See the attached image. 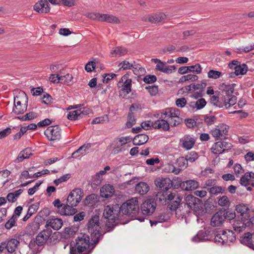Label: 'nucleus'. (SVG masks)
Returning <instances> with one entry per match:
<instances>
[{
  "label": "nucleus",
  "instance_id": "obj_34",
  "mask_svg": "<svg viewBox=\"0 0 254 254\" xmlns=\"http://www.w3.org/2000/svg\"><path fill=\"white\" fill-rule=\"evenodd\" d=\"M149 190V187L146 183L141 182L135 186V191L141 195L146 193Z\"/></svg>",
  "mask_w": 254,
  "mask_h": 254
},
{
  "label": "nucleus",
  "instance_id": "obj_35",
  "mask_svg": "<svg viewBox=\"0 0 254 254\" xmlns=\"http://www.w3.org/2000/svg\"><path fill=\"white\" fill-rule=\"evenodd\" d=\"M253 237V234L250 233H245L243 236L240 238V241L241 244L247 246L249 248H251L252 246L253 242L252 241V237Z\"/></svg>",
  "mask_w": 254,
  "mask_h": 254
},
{
  "label": "nucleus",
  "instance_id": "obj_2",
  "mask_svg": "<svg viewBox=\"0 0 254 254\" xmlns=\"http://www.w3.org/2000/svg\"><path fill=\"white\" fill-rule=\"evenodd\" d=\"M236 84L226 85L223 83L221 85L222 94L220 95V108L227 109L234 105L237 101V97L234 94Z\"/></svg>",
  "mask_w": 254,
  "mask_h": 254
},
{
  "label": "nucleus",
  "instance_id": "obj_55",
  "mask_svg": "<svg viewBox=\"0 0 254 254\" xmlns=\"http://www.w3.org/2000/svg\"><path fill=\"white\" fill-rule=\"evenodd\" d=\"M133 64V62L132 63H130L128 61H124L119 64V66L120 67L121 69L122 68L123 70H127L131 69Z\"/></svg>",
  "mask_w": 254,
  "mask_h": 254
},
{
  "label": "nucleus",
  "instance_id": "obj_52",
  "mask_svg": "<svg viewBox=\"0 0 254 254\" xmlns=\"http://www.w3.org/2000/svg\"><path fill=\"white\" fill-rule=\"evenodd\" d=\"M234 171L237 177L243 174L245 172L242 166L238 163L235 164L234 166Z\"/></svg>",
  "mask_w": 254,
  "mask_h": 254
},
{
  "label": "nucleus",
  "instance_id": "obj_40",
  "mask_svg": "<svg viewBox=\"0 0 254 254\" xmlns=\"http://www.w3.org/2000/svg\"><path fill=\"white\" fill-rule=\"evenodd\" d=\"M236 210L237 212L241 215L247 213L249 210L248 204L246 203H241L236 205Z\"/></svg>",
  "mask_w": 254,
  "mask_h": 254
},
{
  "label": "nucleus",
  "instance_id": "obj_45",
  "mask_svg": "<svg viewBox=\"0 0 254 254\" xmlns=\"http://www.w3.org/2000/svg\"><path fill=\"white\" fill-rule=\"evenodd\" d=\"M222 73L221 72L213 69L210 70L207 73V76L209 78L216 79L221 76Z\"/></svg>",
  "mask_w": 254,
  "mask_h": 254
},
{
  "label": "nucleus",
  "instance_id": "obj_9",
  "mask_svg": "<svg viewBox=\"0 0 254 254\" xmlns=\"http://www.w3.org/2000/svg\"><path fill=\"white\" fill-rule=\"evenodd\" d=\"M44 134L50 141H58L61 138V129L58 126H50L45 130Z\"/></svg>",
  "mask_w": 254,
  "mask_h": 254
},
{
  "label": "nucleus",
  "instance_id": "obj_31",
  "mask_svg": "<svg viewBox=\"0 0 254 254\" xmlns=\"http://www.w3.org/2000/svg\"><path fill=\"white\" fill-rule=\"evenodd\" d=\"M73 207V206H71L70 204H64L63 207L60 208L58 213L61 215H73L76 212V209Z\"/></svg>",
  "mask_w": 254,
  "mask_h": 254
},
{
  "label": "nucleus",
  "instance_id": "obj_42",
  "mask_svg": "<svg viewBox=\"0 0 254 254\" xmlns=\"http://www.w3.org/2000/svg\"><path fill=\"white\" fill-rule=\"evenodd\" d=\"M177 164L178 167L177 169H180V171L186 168L188 166L187 160L184 157H180L177 160Z\"/></svg>",
  "mask_w": 254,
  "mask_h": 254
},
{
  "label": "nucleus",
  "instance_id": "obj_60",
  "mask_svg": "<svg viewBox=\"0 0 254 254\" xmlns=\"http://www.w3.org/2000/svg\"><path fill=\"white\" fill-rule=\"evenodd\" d=\"M72 79V75L67 73L65 75H60V80H61V83H68L69 82L71 81Z\"/></svg>",
  "mask_w": 254,
  "mask_h": 254
},
{
  "label": "nucleus",
  "instance_id": "obj_1",
  "mask_svg": "<svg viewBox=\"0 0 254 254\" xmlns=\"http://www.w3.org/2000/svg\"><path fill=\"white\" fill-rule=\"evenodd\" d=\"M180 112L176 108H169L158 114L159 119L152 123L153 128L167 131L170 126L176 127L181 123L182 119L180 117Z\"/></svg>",
  "mask_w": 254,
  "mask_h": 254
},
{
  "label": "nucleus",
  "instance_id": "obj_16",
  "mask_svg": "<svg viewBox=\"0 0 254 254\" xmlns=\"http://www.w3.org/2000/svg\"><path fill=\"white\" fill-rule=\"evenodd\" d=\"M152 62L156 64V69L162 72L170 74L176 70V67L174 65H167L166 63L162 62L158 59H152Z\"/></svg>",
  "mask_w": 254,
  "mask_h": 254
},
{
  "label": "nucleus",
  "instance_id": "obj_51",
  "mask_svg": "<svg viewBox=\"0 0 254 254\" xmlns=\"http://www.w3.org/2000/svg\"><path fill=\"white\" fill-rule=\"evenodd\" d=\"M100 224L99 216V215L95 214L91 216V218L88 221L87 225H92V226H94Z\"/></svg>",
  "mask_w": 254,
  "mask_h": 254
},
{
  "label": "nucleus",
  "instance_id": "obj_6",
  "mask_svg": "<svg viewBox=\"0 0 254 254\" xmlns=\"http://www.w3.org/2000/svg\"><path fill=\"white\" fill-rule=\"evenodd\" d=\"M28 97L24 92H21L14 97L12 112L16 115L23 114L27 110Z\"/></svg>",
  "mask_w": 254,
  "mask_h": 254
},
{
  "label": "nucleus",
  "instance_id": "obj_46",
  "mask_svg": "<svg viewBox=\"0 0 254 254\" xmlns=\"http://www.w3.org/2000/svg\"><path fill=\"white\" fill-rule=\"evenodd\" d=\"M208 190L211 195H217L219 193H223L224 190L221 187L215 186L209 188Z\"/></svg>",
  "mask_w": 254,
  "mask_h": 254
},
{
  "label": "nucleus",
  "instance_id": "obj_4",
  "mask_svg": "<svg viewBox=\"0 0 254 254\" xmlns=\"http://www.w3.org/2000/svg\"><path fill=\"white\" fill-rule=\"evenodd\" d=\"M121 211L119 204H115L108 205L104 207L103 217L106 220V225L108 228H111L116 225Z\"/></svg>",
  "mask_w": 254,
  "mask_h": 254
},
{
  "label": "nucleus",
  "instance_id": "obj_27",
  "mask_svg": "<svg viewBox=\"0 0 254 254\" xmlns=\"http://www.w3.org/2000/svg\"><path fill=\"white\" fill-rule=\"evenodd\" d=\"M199 183L194 180H188L182 182L180 184V188L185 190H192L197 189Z\"/></svg>",
  "mask_w": 254,
  "mask_h": 254
},
{
  "label": "nucleus",
  "instance_id": "obj_12",
  "mask_svg": "<svg viewBox=\"0 0 254 254\" xmlns=\"http://www.w3.org/2000/svg\"><path fill=\"white\" fill-rule=\"evenodd\" d=\"M229 127L224 124H221L210 130V134L215 140L222 139L228 132Z\"/></svg>",
  "mask_w": 254,
  "mask_h": 254
},
{
  "label": "nucleus",
  "instance_id": "obj_41",
  "mask_svg": "<svg viewBox=\"0 0 254 254\" xmlns=\"http://www.w3.org/2000/svg\"><path fill=\"white\" fill-rule=\"evenodd\" d=\"M131 68H132L134 74L137 76L142 75L145 71L144 69L139 64H136L135 62H133Z\"/></svg>",
  "mask_w": 254,
  "mask_h": 254
},
{
  "label": "nucleus",
  "instance_id": "obj_21",
  "mask_svg": "<svg viewBox=\"0 0 254 254\" xmlns=\"http://www.w3.org/2000/svg\"><path fill=\"white\" fill-rule=\"evenodd\" d=\"M34 9L40 13H47L50 10V6L47 0H39L34 5Z\"/></svg>",
  "mask_w": 254,
  "mask_h": 254
},
{
  "label": "nucleus",
  "instance_id": "obj_48",
  "mask_svg": "<svg viewBox=\"0 0 254 254\" xmlns=\"http://www.w3.org/2000/svg\"><path fill=\"white\" fill-rule=\"evenodd\" d=\"M198 158V154L194 151H191L187 154L185 158L187 160V162L192 163L196 160Z\"/></svg>",
  "mask_w": 254,
  "mask_h": 254
},
{
  "label": "nucleus",
  "instance_id": "obj_54",
  "mask_svg": "<svg viewBox=\"0 0 254 254\" xmlns=\"http://www.w3.org/2000/svg\"><path fill=\"white\" fill-rule=\"evenodd\" d=\"M198 79V76L194 74H189L186 75H184L182 76L181 78L182 81H194L197 80Z\"/></svg>",
  "mask_w": 254,
  "mask_h": 254
},
{
  "label": "nucleus",
  "instance_id": "obj_53",
  "mask_svg": "<svg viewBox=\"0 0 254 254\" xmlns=\"http://www.w3.org/2000/svg\"><path fill=\"white\" fill-rule=\"evenodd\" d=\"M113 146L112 147V153L116 154H118L122 151H123V149H122V145L119 143V141H115L114 143L113 144Z\"/></svg>",
  "mask_w": 254,
  "mask_h": 254
},
{
  "label": "nucleus",
  "instance_id": "obj_11",
  "mask_svg": "<svg viewBox=\"0 0 254 254\" xmlns=\"http://www.w3.org/2000/svg\"><path fill=\"white\" fill-rule=\"evenodd\" d=\"M229 67L234 69L235 72L231 73L230 77H234L235 76L239 75H244L248 71V66L245 64H240V63L237 60H233L229 64Z\"/></svg>",
  "mask_w": 254,
  "mask_h": 254
},
{
  "label": "nucleus",
  "instance_id": "obj_13",
  "mask_svg": "<svg viewBox=\"0 0 254 254\" xmlns=\"http://www.w3.org/2000/svg\"><path fill=\"white\" fill-rule=\"evenodd\" d=\"M232 146V144L230 143L225 141H219L215 142L212 145L210 149L213 154L218 156L224 152L226 150L230 149Z\"/></svg>",
  "mask_w": 254,
  "mask_h": 254
},
{
  "label": "nucleus",
  "instance_id": "obj_33",
  "mask_svg": "<svg viewBox=\"0 0 254 254\" xmlns=\"http://www.w3.org/2000/svg\"><path fill=\"white\" fill-rule=\"evenodd\" d=\"M148 135L145 134H139L134 136L132 141L134 145H141L144 144L148 140Z\"/></svg>",
  "mask_w": 254,
  "mask_h": 254
},
{
  "label": "nucleus",
  "instance_id": "obj_58",
  "mask_svg": "<svg viewBox=\"0 0 254 254\" xmlns=\"http://www.w3.org/2000/svg\"><path fill=\"white\" fill-rule=\"evenodd\" d=\"M17 220L14 217H11L5 224V227L7 229H10L12 227L15 226Z\"/></svg>",
  "mask_w": 254,
  "mask_h": 254
},
{
  "label": "nucleus",
  "instance_id": "obj_36",
  "mask_svg": "<svg viewBox=\"0 0 254 254\" xmlns=\"http://www.w3.org/2000/svg\"><path fill=\"white\" fill-rule=\"evenodd\" d=\"M127 52L126 48L123 47H116L111 51L113 57H121L125 55Z\"/></svg>",
  "mask_w": 254,
  "mask_h": 254
},
{
  "label": "nucleus",
  "instance_id": "obj_47",
  "mask_svg": "<svg viewBox=\"0 0 254 254\" xmlns=\"http://www.w3.org/2000/svg\"><path fill=\"white\" fill-rule=\"evenodd\" d=\"M190 85L182 87L178 91V94L183 96H187L189 93L192 92Z\"/></svg>",
  "mask_w": 254,
  "mask_h": 254
},
{
  "label": "nucleus",
  "instance_id": "obj_8",
  "mask_svg": "<svg viewBox=\"0 0 254 254\" xmlns=\"http://www.w3.org/2000/svg\"><path fill=\"white\" fill-rule=\"evenodd\" d=\"M88 16L90 19L95 20L106 22L110 23L119 24L121 23V21L119 17L112 14L100 13H90L88 14Z\"/></svg>",
  "mask_w": 254,
  "mask_h": 254
},
{
  "label": "nucleus",
  "instance_id": "obj_32",
  "mask_svg": "<svg viewBox=\"0 0 254 254\" xmlns=\"http://www.w3.org/2000/svg\"><path fill=\"white\" fill-rule=\"evenodd\" d=\"M210 232L208 231L200 230L192 238V241L195 242L204 241L209 239L208 236Z\"/></svg>",
  "mask_w": 254,
  "mask_h": 254
},
{
  "label": "nucleus",
  "instance_id": "obj_7",
  "mask_svg": "<svg viewBox=\"0 0 254 254\" xmlns=\"http://www.w3.org/2000/svg\"><path fill=\"white\" fill-rule=\"evenodd\" d=\"M121 211L124 214H135L139 210V204L137 197L131 198L124 203L121 206Z\"/></svg>",
  "mask_w": 254,
  "mask_h": 254
},
{
  "label": "nucleus",
  "instance_id": "obj_22",
  "mask_svg": "<svg viewBox=\"0 0 254 254\" xmlns=\"http://www.w3.org/2000/svg\"><path fill=\"white\" fill-rule=\"evenodd\" d=\"M155 184L162 190H167L172 186L171 180L168 178H158L155 180Z\"/></svg>",
  "mask_w": 254,
  "mask_h": 254
},
{
  "label": "nucleus",
  "instance_id": "obj_39",
  "mask_svg": "<svg viewBox=\"0 0 254 254\" xmlns=\"http://www.w3.org/2000/svg\"><path fill=\"white\" fill-rule=\"evenodd\" d=\"M84 204L90 206H93L97 202V196L95 194L88 195L85 199Z\"/></svg>",
  "mask_w": 254,
  "mask_h": 254
},
{
  "label": "nucleus",
  "instance_id": "obj_37",
  "mask_svg": "<svg viewBox=\"0 0 254 254\" xmlns=\"http://www.w3.org/2000/svg\"><path fill=\"white\" fill-rule=\"evenodd\" d=\"M7 247H8V253H13L15 251L19 244V241L15 239H11L8 241H6Z\"/></svg>",
  "mask_w": 254,
  "mask_h": 254
},
{
  "label": "nucleus",
  "instance_id": "obj_38",
  "mask_svg": "<svg viewBox=\"0 0 254 254\" xmlns=\"http://www.w3.org/2000/svg\"><path fill=\"white\" fill-rule=\"evenodd\" d=\"M134 106L131 105L129 108V112L127 116V121L126 123V126L128 128L132 127L136 123V120L135 119L133 114L132 113V109H134Z\"/></svg>",
  "mask_w": 254,
  "mask_h": 254
},
{
  "label": "nucleus",
  "instance_id": "obj_49",
  "mask_svg": "<svg viewBox=\"0 0 254 254\" xmlns=\"http://www.w3.org/2000/svg\"><path fill=\"white\" fill-rule=\"evenodd\" d=\"M188 67L189 71L194 72L196 74L200 73L202 71V67L199 64L193 65L188 66Z\"/></svg>",
  "mask_w": 254,
  "mask_h": 254
},
{
  "label": "nucleus",
  "instance_id": "obj_3",
  "mask_svg": "<svg viewBox=\"0 0 254 254\" xmlns=\"http://www.w3.org/2000/svg\"><path fill=\"white\" fill-rule=\"evenodd\" d=\"M95 245L94 243L90 244L88 236L78 237L76 240L75 245L74 247L70 245V254H89Z\"/></svg>",
  "mask_w": 254,
  "mask_h": 254
},
{
  "label": "nucleus",
  "instance_id": "obj_29",
  "mask_svg": "<svg viewBox=\"0 0 254 254\" xmlns=\"http://www.w3.org/2000/svg\"><path fill=\"white\" fill-rule=\"evenodd\" d=\"M114 188L110 184H106L100 189V194L102 197L107 198L110 197L114 195Z\"/></svg>",
  "mask_w": 254,
  "mask_h": 254
},
{
  "label": "nucleus",
  "instance_id": "obj_15",
  "mask_svg": "<svg viewBox=\"0 0 254 254\" xmlns=\"http://www.w3.org/2000/svg\"><path fill=\"white\" fill-rule=\"evenodd\" d=\"M90 112L89 108L87 107L81 108L76 110L69 111L67 114V118L68 120L71 121L79 120L89 114Z\"/></svg>",
  "mask_w": 254,
  "mask_h": 254
},
{
  "label": "nucleus",
  "instance_id": "obj_63",
  "mask_svg": "<svg viewBox=\"0 0 254 254\" xmlns=\"http://www.w3.org/2000/svg\"><path fill=\"white\" fill-rule=\"evenodd\" d=\"M195 103L196 110L202 109L206 104V102L203 98H201L197 100Z\"/></svg>",
  "mask_w": 254,
  "mask_h": 254
},
{
  "label": "nucleus",
  "instance_id": "obj_10",
  "mask_svg": "<svg viewBox=\"0 0 254 254\" xmlns=\"http://www.w3.org/2000/svg\"><path fill=\"white\" fill-rule=\"evenodd\" d=\"M83 192L81 189L75 188L69 194L67 198V203L71 206H76L81 200Z\"/></svg>",
  "mask_w": 254,
  "mask_h": 254
},
{
  "label": "nucleus",
  "instance_id": "obj_61",
  "mask_svg": "<svg viewBox=\"0 0 254 254\" xmlns=\"http://www.w3.org/2000/svg\"><path fill=\"white\" fill-rule=\"evenodd\" d=\"M206 84L205 83L197 84L193 83L190 84V86H192L191 88L192 91H194L195 90H199L200 91H202V90L206 87Z\"/></svg>",
  "mask_w": 254,
  "mask_h": 254
},
{
  "label": "nucleus",
  "instance_id": "obj_50",
  "mask_svg": "<svg viewBox=\"0 0 254 254\" xmlns=\"http://www.w3.org/2000/svg\"><path fill=\"white\" fill-rule=\"evenodd\" d=\"M165 171L169 173H173L175 174H178L180 172V169H177L173 165L168 164L165 168Z\"/></svg>",
  "mask_w": 254,
  "mask_h": 254
},
{
  "label": "nucleus",
  "instance_id": "obj_43",
  "mask_svg": "<svg viewBox=\"0 0 254 254\" xmlns=\"http://www.w3.org/2000/svg\"><path fill=\"white\" fill-rule=\"evenodd\" d=\"M203 120L205 124H206L207 126H210L213 124H214L215 123H216L217 118L214 116L212 115H203Z\"/></svg>",
  "mask_w": 254,
  "mask_h": 254
},
{
  "label": "nucleus",
  "instance_id": "obj_18",
  "mask_svg": "<svg viewBox=\"0 0 254 254\" xmlns=\"http://www.w3.org/2000/svg\"><path fill=\"white\" fill-rule=\"evenodd\" d=\"M156 207V202L151 199H148L141 204V210L144 215H150L154 211Z\"/></svg>",
  "mask_w": 254,
  "mask_h": 254
},
{
  "label": "nucleus",
  "instance_id": "obj_23",
  "mask_svg": "<svg viewBox=\"0 0 254 254\" xmlns=\"http://www.w3.org/2000/svg\"><path fill=\"white\" fill-rule=\"evenodd\" d=\"M185 201L188 207L192 210H196L199 207L200 200L192 194H189L185 197Z\"/></svg>",
  "mask_w": 254,
  "mask_h": 254
},
{
  "label": "nucleus",
  "instance_id": "obj_24",
  "mask_svg": "<svg viewBox=\"0 0 254 254\" xmlns=\"http://www.w3.org/2000/svg\"><path fill=\"white\" fill-rule=\"evenodd\" d=\"M166 18V15L160 13L158 14H153L143 16L142 20L143 21H149L152 23L161 22Z\"/></svg>",
  "mask_w": 254,
  "mask_h": 254
},
{
  "label": "nucleus",
  "instance_id": "obj_59",
  "mask_svg": "<svg viewBox=\"0 0 254 254\" xmlns=\"http://www.w3.org/2000/svg\"><path fill=\"white\" fill-rule=\"evenodd\" d=\"M218 204L221 206H225L228 205L230 201L228 197L226 195H223L220 197L218 201Z\"/></svg>",
  "mask_w": 254,
  "mask_h": 254
},
{
  "label": "nucleus",
  "instance_id": "obj_30",
  "mask_svg": "<svg viewBox=\"0 0 254 254\" xmlns=\"http://www.w3.org/2000/svg\"><path fill=\"white\" fill-rule=\"evenodd\" d=\"M254 180V173L247 172L242 176L240 180V184L245 187H248L251 184V182Z\"/></svg>",
  "mask_w": 254,
  "mask_h": 254
},
{
  "label": "nucleus",
  "instance_id": "obj_17",
  "mask_svg": "<svg viewBox=\"0 0 254 254\" xmlns=\"http://www.w3.org/2000/svg\"><path fill=\"white\" fill-rule=\"evenodd\" d=\"M232 226L234 231L237 233L244 231L247 226L250 225L248 219L242 217L241 219H235L233 221Z\"/></svg>",
  "mask_w": 254,
  "mask_h": 254
},
{
  "label": "nucleus",
  "instance_id": "obj_44",
  "mask_svg": "<svg viewBox=\"0 0 254 254\" xmlns=\"http://www.w3.org/2000/svg\"><path fill=\"white\" fill-rule=\"evenodd\" d=\"M109 121L108 115H104L103 116L95 118L92 121L91 123L92 124H104L108 122Z\"/></svg>",
  "mask_w": 254,
  "mask_h": 254
},
{
  "label": "nucleus",
  "instance_id": "obj_64",
  "mask_svg": "<svg viewBox=\"0 0 254 254\" xmlns=\"http://www.w3.org/2000/svg\"><path fill=\"white\" fill-rule=\"evenodd\" d=\"M96 63L94 61L88 62L85 66V69L88 72H92L95 68Z\"/></svg>",
  "mask_w": 254,
  "mask_h": 254
},
{
  "label": "nucleus",
  "instance_id": "obj_62",
  "mask_svg": "<svg viewBox=\"0 0 254 254\" xmlns=\"http://www.w3.org/2000/svg\"><path fill=\"white\" fill-rule=\"evenodd\" d=\"M254 49V44L249 45L248 46L243 47L242 48H237V53H242L243 52L247 53Z\"/></svg>",
  "mask_w": 254,
  "mask_h": 254
},
{
  "label": "nucleus",
  "instance_id": "obj_25",
  "mask_svg": "<svg viewBox=\"0 0 254 254\" xmlns=\"http://www.w3.org/2000/svg\"><path fill=\"white\" fill-rule=\"evenodd\" d=\"M63 225V222L62 219L53 216L47 220L45 227L48 228L50 227L54 230H58L62 227Z\"/></svg>",
  "mask_w": 254,
  "mask_h": 254
},
{
  "label": "nucleus",
  "instance_id": "obj_26",
  "mask_svg": "<svg viewBox=\"0 0 254 254\" xmlns=\"http://www.w3.org/2000/svg\"><path fill=\"white\" fill-rule=\"evenodd\" d=\"M195 142V140L190 135H185L180 139L182 146L186 150L191 149Z\"/></svg>",
  "mask_w": 254,
  "mask_h": 254
},
{
  "label": "nucleus",
  "instance_id": "obj_20",
  "mask_svg": "<svg viewBox=\"0 0 254 254\" xmlns=\"http://www.w3.org/2000/svg\"><path fill=\"white\" fill-rule=\"evenodd\" d=\"M52 232L50 228L43 230L37 236L35 242L38 246L43 245L51 235Z\"/></svg>",
  "mask_w": 254,
  "mask_h": 254
},
{
  "label": "nucleus",
  "instance_id": "obj_19",
  "mask_svg": "<svg viewBox=\"0 0 254 254\" xmlns=\"http://www.w3.org/2000/svg\"><path fill=\"white\" fill-rule=\"evenodd\" d=\"M118 86L119 88L122 87V90L124 91L126 94H128L131 91V79L129 78L127 75H124L118 83Z\"/></svg>",
  "mask_w": 254,
  "mask_h": 254
},
{
  "label": "nucleus",
  "instance_id": "obj_14",
  "mask_svg": "<svg viewBox=\"0 0 254 254\" xmlns=\"http://www.w3.org/2000/svg\"><path fill=\"white\" fill-rule=\"evenodd\" d=\"M87 229L90 234L91 242L94 243V244H97L99 240L102 238L100 224L94 226L87 225Z\"/></svg>",
  "mask_w": 254,
  "mask_h": 254
},
{
  "label": "nucleus",
  "instance_id": "obj_56",
  "mask_svg": "<svg viewBox=\"0 0 254 254\" xmlns=\"http://www.w3.org/2000/svg\"><path fill=\"white\" fill-rule=\"evenodd\" d=\"M168 218L167 216L164 215H161L158 216L157 220H150V223L151 226L156 225L158 223H162L167 221Z\"/></svg>",
  "mask_w": 254,
  "mask_h": 254
},
{
  "label": "nucleus",
  "instance_id": "obj_28",
  "mask_svg": "<svg viewBox=\"0 0 254 254\" xmlns=\"http://www.w3.org/2000/svg\"><path fill=\"white\" fill-rule=\"evenodd\" d=\"M225 219V213L222 211L216 212L211 218V225L214 227L220 226Z\"/></svg>",
  "mask_w": 254,
  "mask_h": 254
},
{
  "label": "nucleus",
  "instance_id": "obj_57",
  "mask_svg": "<svg viewBox=\"0 0 254 254\" xmlns=\"http://www.w3.org/2000/svg\"><path fill=\"white\" fill-rule=\"evenodd\" d=\"M102 180V177L96 174L94 176H92L91 183L92 185L98 186L101 183Z\"/></svg>",
  "mask_w": 254,
  "mask_h": 254
},
{
  "label": "nucleus",
  "instance_id": "obj_5",
  "mask_svg": "<svg viewBox=\"0 0 254 254\" xmlns=\"http://www.w3.org/2000/svg\"><path fill=\"white\" fill-rule=\"evenodd\" d=\"M236 240L232 230H219L216 232L214 238V242L220 245H230Z\"/></svg>",
  "mask_w": 254,
  "mask_h": 254
}]
</instances>
